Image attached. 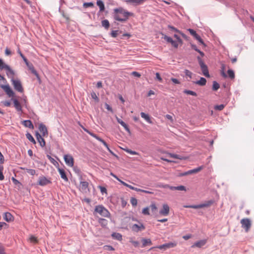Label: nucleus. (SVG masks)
Here are the masks:
<instances>
[{
    "mask_svg": "<svg viewBox=\"0 0 254 254\" xmlns=\"http://www.w3.org/2000/svg\"><path fill=\"white\" fill-rule=\"evenodd\" d=\"M163 38L164 39V40H165L168 43H171V42L172 41V38H171V37H170L167 35H164Z\"/></svg>",
    "mask_w": 254,
    "mask_h": 254,
    "instance_id": "e2e57ef3",
    "label": "nucleus"
},
{
    "mask_svg": "<svg viewBox=\"0 0 254 254\" xmlns=\"http://www.w3.org/2000/svg\"><path fill=\"white\" fill-rule=\"evenodd\" d=\"M112 237L114 239H116V240H117L119 241H121L122 240V235L120 233H113L112 234Z\"/></svg>",
    "mask_w": 254,
    "mask_h": 254,
    "instance_id": "2f4dec72",
    "label": "nucleus"
},
{
    "mask_svg": "<svg viewBox=\"0 0 254 254\" xmlns=\"http://www.w3.org/2000/svg\"><path fill=\"white\" fill-rule=\"evenodd\" d=\"M6 75L9 78L11 79V77H14V75L15 74L14 71L10 68L9 66H6Z\"/></svg>",
    "mask_w": 254,
    "mask_h": 254,
    "instance_id": "5701e85b",
    "label": "nucleus"
},
{
    "mask_svg": "<svg viewBox=\"0 0 254 254\" xmlns=\"http://www.w3.org/2000/svg\"><path fill=\"white\" fill-rule=\"evenodd\" d=\"M165 188H169L171 190H178L181 191H186V187L184 186H179L177 187L170 186L168 185H166L164 186Z\"/></svg>",
    "mask_w": 254,
    "mask_h": 254,
    "instance_id": "4468645a",
    "label": "nucleus"
},
{
    "mask_svg": "<svg viewBox=\"0 0 254 254\" xmlns=\"http://www.w3.org/2000/svg\"><path fill=\"white\" fill-rule=\"evenodd\" d=\"M155 75H156V78L157 80H158L160 82H162V78L160 76L159 73L156 72Z\"/></svg>",
    "mask_w": 254,
    "mask_h": 254,
    "instance_id": "338daca9",
    "label": "nucleus"
},
{
    "mask_svg": "<svg viewBox=\"0 0 254 254\" xmlns=\"http://www.w3.org/2000/svg\"><path fill=\"white\" fill-rule=\"evenodd\" d=\"M220 88V85L216 81L213 82L212 90L214 91L217 90Z\"/></svg>",
    "mask_w": 254,
    "mask_h": 254,
    "instance_id": "e433bc0d",
    "label": "nucleus"
},
{
    "mask_svg": "<svg viewBox=\"0 0 254 254\" xmlns=\"http://www.w3.org/2000/svg\"><path fill=\"white\" fill-rule=\"evenodd\" d=\"M82 180H80V188L83 191H86L88 187V183L86 181H82Z\"/></svg>",
    "mask_w": 254,
    "mask_h": 254,
    "instance_id": "a878e982",
    "label": "nucleus"
},
{
    "mask_svg": "<svg viewBox=\"0 0 254 254\" xmlns=\"http://www.w3.org/2000/svg\"><path fill=\"white\" fill-rule=\"evenodd\" d=\"M113 15L115 20L120 22H125L129 16H133V13L127 11L122 7H119L114 9Z\"/></svg>",
    "mask_w": 254,
    "mask_h": 254,
    "instance_id": "f257e3e1",
    "label": "nucleus"
},
{
    "mask_svg": "<svg viewBox=\"0 0 254 254\" xmlns=\"http://www.w3.org/2000/svg\"><path fill=\"white\" fill-rule=\"evenodd\" d=\"M6 66H9L8 65L5 64L2 61V60H1V59H0V70H2V69H6L7 67Z\"/></svg>",
    "mask_w": 254,
    "mask_h": 254,
    "instance_id": "c9c22d12",
    "label": "nucleus"
},
{
    "mask_svg": "<svg viewBox=\"0 0 254 254\" xmlns=\"http://www.w3.org/2000/svg\"><path fill=\"white\" fill-rule=\"evenodd\" d=\"M131 229L133 232H138L144 230L145 227L141 222H138V224L132 225L131 227Z\"/></svg>",
    "mask_w": 254,
    "mask_h": 254,
    "instance_id": "6e6552de",
    "label": "nucleus"
},
{
    "mask_svg": "<svg viewBox=\"0 0 254 254\" xmlns=\"http://www.w3.org/2000/svg\"><path fill=\"white\" fill-rule=\"evenodd\" d=\"M168 154L172 158L179 159L180 160L183 159V157H181L180 156H179L178 155L172 154V153H169Z\"/></svg>",
    "mask_w": 254,
    "mask_h": 254,
    "instance_id": "3c124183",
    "label": "nucleus"
},
{
    "mask_svg": "<svg viewBox=\"0 0 254 254\" xmlns=\"http://www.w3.org/2000/svg\"><path fill=\"white\" fill-rule=\"evenodd\" d=\"M242 227L244 229L245 232H248L252 226V223L250 219L244 218L241 220Z\"/></svg>",
    "mask_w": 254,
    "mask_h": 254,
    "instance_id": "423d86ee",
    "label": "nucleus"
},
{
    "mask_svg": "<svg viewBox=\"0 0 254 254\" xmlns=\"http://www.w3.org/2000/svg\"><path fill=\"white\" fill-rule=\"evenodd\" d=\"M64 161L67 166L69 167H72L73 166L74 161L72 156L70 155H64Z\"/></svg>",
    "mask_w": 254,
    "mask_h": 254,
    "instance_id": "9d476101",
    "label": "nucleus"
},
{
    "mask_svg": "<svg viewBox=\"0 0 254 254\" xmlns=\"http://www.w3.org/2000/svg\"><path fill=\"white\" fill-rule=\"evenodd\" d=\"M23 125L27 127H29V128L33 129L34 128V126L33 125L32 122L30 120H25L23 121Z\"/></svg>",
    "mask_w": 254,
    "mask_h": 254,
    "instance_id": "cd10ccee",
    "label": "nucleus"
},
{
    "mask_svg": "<svg viewBox=\"0 0 254 254\" xmlns=\"http://www.w3.org/2000/svg\"><path fill=\"white\" fill-rule=\"evenodd\" d=\"M145 1V0H125L126 3L135 6L142 4Z\"/></svg>",
    "mask_w": 254,
    "mask_h": 254,
    "instance_id": "ddd939ff",
    "label": "nucleus"
},
{
    "mask_svg": "<svg viewBox=\"0 0 254 254\" xmlns=\"http://www.w3.org/2000/svg\"><path fill=\"white\" fill-rule=\"evenodd\" d=\"M97 5L99 7L100 12H102L105 10V5L102 0H98L96 2Z\"/></svg>",
    "mask_w": 254,
    "mask_h": 254,
    "instance_id": "c85d7f7f",
    "label": "nucleus"
},
{
    "mask_svg": "<svg viewBox=\"0 0 254 254\" xmlns=\"http://www.w3.org/2000/svg\"><path fill=\"white\" fill-rule=\"evenodd\" d=\"M91 96L92 98L96 102L98 103L99 102V99L94 91H92L91 93Z\"/></svg>",
    "mask_w": 254,
    "mask_h": 254,
    "instance_id": "4c0bfd02",
    "label": "nucleus"
},
{
    "mask_svg": "<svg viewBox=\"0 0 254 254\" xmlns=\"http://www.w3.org/2000/svg\"><path fill=\"white\" fill-rule=\"evenodd\" d=\"M141 117L143 118L147 122H148L149 124H152V122L151 120L150 117L148 114H146L144 112H141L140 113Z\"/></svg>",
    "mask_w": 254,
    "mask_h": 254,
    "instance_id": "393cba45",
    "label": "nucleus"
},
{
    "mask_svg": "<svg viewBox=\"0 0 254 254\" xmlns=\"http://www.w3.org/2000/svg\"><path fill=\"white\" fill-rule=\"evenodd\" d=\"M47 157L49 159L50 162L54 164V165H56L57 164H58V162L53 158H52L50 155H47Z\"/></svg>",
    "mask_w": 254,
    "mask_h": 254,
    "instance_id": "09e8293b",
    "label": "nucleus"
},
{
    "mask_svg": "<svg viewBox=\"0 0 254 254\" xmlns=\"http://www.w3.org/2000/svg\"><path fill=\"white\" fill-rule=\"evenodd\" d=\"M26 170L27 173H28L29 174L32 175V176L34 175L36 173V171L34 169H26Z\"/></svg>",
    "mask_w": 254,
    "mask_h": 254,
    "instance_id": "6e6d98bb",
    "label": "nucleus"
},
{
    "mask_svg": "<svg viewBox=\"0 0 254 254\" xmlns=\"http://www.w3.org/2000/svg\"><path fill=\"white\" fill-rule=\"evenodd\" d=\"M225 68V64H221V75H222L223 77L226 78V77H227V76L224 71Z\"/></svg>",
    "mask_w": 254,
    "mask_h": 254,
    "instance_id": "37998d69",
    "label": "nucleus"
},
{
    "mask_svg": "<svg viewBox=\"0 0 254 254\" xmlns=\"http://www.w3.org/2000/svg\"><path fill=\"white\" fill-rule=\"evenodd\" d=\"M127 188H129L131 190H135L136 191H140V189H138L137 188H135V187H133V186H131L130 185H129L128 186Z\"/></svg>",
    "mask_w": 254,
    "mask_h": 254,
    "instance_id": "0e129e2a",
    "label": "nucleus"
},
{
    "mask_svg": "<svg viewBox=\"0 0 254 254\" xmlns=\"http://www.w3.org/2000/svg\"><path fill=\"white\" fill-rule=\"evenodd\" d=\"M200 67L201 68L202 74L206 77H209L210 75L209 73L208 69L207 66L205 64H203L200 65Z\"/></svg>",
    "mask_w": 254,
    "mask_h": 254,
    "instance_id": "2eb2a0df",
    "label": "nucleus"
},
{
    "mask_svg": "<svg viewBox=\"0 0 254 254\" xmlns=\"http://www.w3.org/2000/svg\"><path fill=\"white\" fill-rule=\"evenodd\" d=\"M184 73H185V75L189 77L190 78H192V73L188 69H185Z\"/></svg>",
    "mask_w": 254,
    "mask_h": 254,
    "instance_id": "8fccbe9b",
    "label": "nucleus"
},
{
    "mask_svg": "<svg viewBox=\"0 0 254 254\" xmlns=\"http://www.w3.org/2000/svg\"><path fill=\"white\" fill-rule=\"evenodd\" d=\"M116 120L118 123L122 126L127 131L130 133V131L128 126L124 122L117 117H116Z\"/></svg>",
    "mask_w": 254,
    "mask_h": 254,
    "instance_id": "aec40b11",
    "label": "nucleus"
},
{
    "mask_svg": "<svg viewBox=\"0 0 254 254\" xmlns=\"http://www.w3.org/2000/svg\"><path fill=\"white\" fill-rule=\"evenodd\" d=\"M177 245V243L175 241L174 242H171L168 243H165L164 244H163L162 245L158 246L157 247H152L149 249V250H153L155 248H158L160 250H163L164 251L175 247Z\"/></svg>",
    "mask_w": 254,
    "mask_h": 254,
    "instance_id": "20e7f679",
    "label": "nucleus"
},
{
    "mask_svg": "<svg viewBox=\"0 0 254 254\" xmlns=\"http://www.w3.org/2000/svg\"><path fill=\"white\" fill-rule=\"evenodd\" d=\"M142 213L144 215H149L150 214L149 213V208L148 207H145L143 209Z\"/></svg>",
    "mask_w": 254,
    "mask_h": 254,
    "instance_id": "de8ad7c7",
    "label": "nucleus"
},
{
    "mask_svg": "<svg viewBox=\"0 0 254 254\" xmlns=\"http://www.w3.org/2000/svg\"><path fill=\"white\" fill-rule=\"evenodd\" d=\"M170 207L167 204L164 203L162 205V209L160 210L159 213L163 216H167L169 213Z\"/></svg>",
    "mask_w": 254,
    "mask_h": 254,
    "instance_id": "f8f14e48",
    "label": "nucleus"
},
{
    "mask_svg": "<svg viewBox=\"0 0 254 254\" xmlns=\"http://www.w3.org/2000/svg\"><path fill=\"white\" fill-rule=\"evenodd\" d=\"M98 222L103 227H106L108 224V221L104 218H99Z\"/></svg>",
    "mask_w": 254,
    "mask_h": 254,
    "instance_id": "72a5a7b5",
    "label": "nucleus"
},
{
    "mask_svg": "<svg viewBox=\"0 0 254 254\" xmlns=\"http://www.w3.org/2000/svg\"><path fill=\"white\" fill-rule=\"evenodd\" d=\"M12 181L14 185H18L19 188H20L21 187V184L17 180L15 179L14 177L12 178Z\"/></svg>",
    "mask_w": 254,
    "mask_h": 254,
    "instance_id": "864d4df0",
    "label": "nucleus"
},
{
    "mask_svg": "<svg viewBox=\"0 0 254 254\" xmlns=\"http://www.w3.org/2000/svg\"><path fill=\"white\" fill-rule=\"evenodd\" d=\"M94 211L99 213L103 217L107 218H109L110 217V213L103 205H98L96 206Z\"/></svg>",
    "mask_w": 254,
    "mask_h": 254,
    "instance_id": "f03ea898",
    "label": "nucleus"
},
{
    "mask_svg": "<svg viewBox=\"0 0 254 254\" xmlns=\"http://www.w3.org/2000/svg\"><path fill=\"white\" fill-rule=\"evenodd\" d=\"M14 104V106L17 111H22V107L19 101L16 99L11 98V99Z\"/></svg>",
    "mask_w": 254,
    "mask_h": 254,
    "instance_id": "412c9836",
    "label": "nucleus"
},
{
    "mask_svg": "<svg viewBox=\"0 0 254 254\" xmlns=\"http://www.w3.org/2000/svg\"><path fill=\"white\" fill-rule=\"evenodd\" d=\"M39 129L40 132L42 133V135L45 136V135H48V130L47 128L45 125L43 124L42 123L40 124L39 126Z\"/></svg>",
    "mask_w": 254,
    "mask_h": 254,
    "instance_id": "6ab92c4d",
    "label": "nucleus"
},
{
    "mask_svg": "<svg viewBox=\"0 0 254 254\" xmlns=\"http://www.w3.org/2000/svg\"><path fill=\"white\" fill-rule=\"evenodd\" d=\"M30 241L31 242L33 243H37L38 242V240L37 239V238L33 236H31L30 238H29Z\"/></svg>",
    "mask_w": 254,
    "mask_h": 254,
    "instance_id": "bf43d9fd",
    "label": "nucleus"
},
{
    "mask_svg": "<svg viewBox=\"0 0 254 254\" xmlns=\"http://www.w3.org/2000/svg\"><path fill=\"white\" fill-rule=\"evenodd\" d=\"M224 107L225 106L223 104L216 105L214 106V109L216 110L221 111L224 109Z\"/></svg>",
    "mask_w": 254,
    "mask_h": 254,
    "instance_id": "c03bdc74",
    "label": "nucleus"
},
{
    "mask_svg": "<svg viewBox=\"0 0 254 254\" xmlns=\"http://www.w3.org/2000/svg\"><path fill=\"white\" fill-rule=\"evenodd\" d=\"M184 92L188 95H191L194 96H197L196 93L191 90H185Z\"/></svg>",
    "mask_w": 254,
    "mask_h": 254,
    "instance_id": "58836bf2",
    "label": "nucleus"
},
{
    "mask_svg": "<svg viewBox=\"0 0 254 254\" xmlns=\"http://www.w3.org/2000/svg\"><path fill=\"white\" fill-rule=\"evenodd\" d=\"M214 202L213 199H211L208 201H205L203 203H201L198 205H185L184 206L185 208H191L194 209H198L204 207H208L213 204Z\"/></svg>",
    "mask_w": 254,
    "mask_h": 254,
    "instance_id": "7ed1b4c3",
    "label": "nucleus"
},
{
    "mask_svg": "<svg viewBox=\"0 0 254 254\" xmlns=\"http://www.w3.org/2000/svg\"><path fill=\"white\" fill-rule=\"evenodd\" d=\"M26 136L29 141H30L34 144H36V141L35 140L34 138L30 133H27L26 134Z\"/></svg>",
    "mask_w": 254,
    "mask_h": 254,
    "instance_id": "f704fd0d",
    "label": "nucleus"
},
{
    "mask_svg": "<svg viewBox=\"0 0 254 254\" xmlns=\"http://www.w3.org/2000/svg\"><path fill=\"white\" fill-rule=\"evenodd\" d=\"M74 171L80 176V180H82V176L81 175V171L79 169L77 168H74Z\"/></svg>",
    "mask_w": 254,
    "mask_h": 254,
    "instance_id": "4d7b16f0",
    "label": "nucleus"
},
{
    "mask_svg": "<svg viewBox=\"0 0 254 254\" xmlns=\"http://www.w3.org/2000/svg\"><path fill=\"white\" fill-rule=\"evenodd\" d=\"M149 208L151 209V211L153 213H155L157 209L155 204L154 203H151V204L150 205Z\"/></svg>",
    "mask_w": 254,
    "mask_h": 254,
    "instance_id": "a19ab883",
    "label": "nucleus"
},
{
    "mask_svg": "<svg viewBox=\"0 0 254 254\" xmlns=\"http://www.w3.org/2000/svg\"><path fill=\"white\" fill-rule=\"evenodd\" d=\"M127 204V201L124 198H121V205L122 207H125Z\"/></svg>",
    "mask_w": 254,
    "mask_h": 254,
    "instance_id": "680f3d73",
    "label": "nucleus"
},
{
    "mask_svg": "<svg viewBox=\"0 0 254 254\" xmlns=\"http://www.w3.org/2000/svg\"><path fill=\"white\" fill-rule=\"evenodd\" d=\"M190 34L193 36V37L198 41V42L203 45L204 47L206 46L205 44L204 43L202 39L201 38V37L196 33V32L192 29H189L188 30Z\"/></svg>",
    "mask_w": 254,
    "mask_h": 254,
    "instance_id": "1a4fd4ad",
    "label": "nucleus"
},
{
    "mask_svg": "<svg viewBox=\"0 0 254 254\" xmlns=\"http://www.w3.org/2000/svg\"><path fill=\"white\" fill-rule=\"evenodd\" d=\"M124 150L127 153L130 154H131V155H138V153L135 151H132L129 149H128V148H126V149H124Z\"/></svg>",
    "mask_w": 254,
    "mask_h": 254,
    "instance_id": "79ce46f5",
    "label": "nucleus"
},
{
    "mask_svg": "<svg viewBox=\"0 0 254 254\" xmlns=\"http://www.w3.org/2000/svg\"><path fill=\"white\" fill-rule=\"evenodd\" d=\"M26 65H27V66L28 67L29 69L31 71V72L34 75H35L37 78H39V74H38V72H37V71L35 69L33 65L32 64L30 63L29 62Z\"/></svg>",
    "mask_w": 254,
    "mask_h": 254,
    "instance_id": "a211bd4d",
    "label": "nucleus"
},
{
    "mask_svg": "<svg viewBox=\"0 0 254 254\" xmlns=\"http://www.w3.org/2000/svg\"><path fill=\"white\" fill-rule=\"evenodd\" d=\"M84 7L87 8L88 7H93L94 3L92 2H84L83 4Z\"/></svg>",
    "mask_w": 254,
    "mask_h": 254,
    "instance_id": "603ef678",
    "label": "nucleus"
},
{
    "mask_svg": "<svg viewBox=\"0 0 254 254\" xmlns=\"http://www.w3.org/2000/svg\"><path fill=\"white\" fill-rule=\"evenodd\" d=\"M178 41H174V40H173L172 39V41L171 42V43H170L172 44V45L174 47H175V48H178Z\"/></svg>",
    "mask_w": 254,
    "mask_h": 254,
    "instance_id": "052dcab7",
    "label": "nucleus"
},
{
    "mask_svg": "<svg viewBox=\"0 0 254 254\" xmlns=\"http://www.w3.org/2000/svg\"><path fill=\"white\" fill-rule=\"evenodd\" d=\"M58 171L61 175V178L65 181L67 182L68 178L66 177V175L64 170L61 168H58Z\"/></svg>",
    "mask_w": 254,
    "mask_h": 254,
    "instance_id": "b1692460",
    "label": "nucleus"
},
{
    "mask_svg": "<svg viewBox=\"0 0 254 254\" xmlns=\"http://www.w3.org/2000/svg\"><path fill=\"white\" fill-rule=\"evenodd\" d=\"M206 243V240H201L199 241H197L195 243H194L191 247L193 248L195 247H197L198 248H201L203 246H204Z\"/></svg>",
    "mask_w": 254,
    "mask_h": 254,
    "instance_id": "dca6fc26",
    "label": "nucleus"
},
{
    "mask_svg": "<svg viewBox=\"0 0 254 254\" xmlns=\"http://www.w3.org/2000/svg\"><path fill=\"white\" fill-rule=\"evenodd\" d=\"M51 183V181L47 179L44 176H40L39 178L38 184L41 186H44Z\"/></svg>",
    "mask_w": 254,
    "mask_h": 254,
    "instance_id": "9b49d317",
    "label": "nucleus"
},
{
    "mask_svg": "<svg viewBox=\"0 0 254 254\" xmlns=\"http://www.w3.org/2000/svg\"><path fill=\"white\" fill-rule=\"evenodd\" d=\"M130 203L133 206H135L137 204V200L134 197H131L130 199Z\"/></svg>",
    "mask_w": 254,
    "mask_h": 254,
    "instance_id": "49530a36",
    "label": "nucleus"
},
{
    "mask_svg": "<svg viewBox=\"0 0 254 254\" xmlns=\"http://www.w3.org/2000/svg\"><path fill=\"white\" fill-rule=\"evenodd\" d=\"M193 83L200 86H204L206 83V80L204 77H200L199 80L194 81Z\"/></svg>",
    "mask_w": 254,
    "mask_h": 254,
    "instance_id": "bb28decb",
    "label": "nucleus"
},
{
    "mask_svg": "<svg viewBox=\"0 0 254 254\" xmlns=\"http://www.w3.org/2000/svg\"><path fill=\"white\" fill-rule=\"evenodd\" d=\"M2 103L4 106L6 107H9L11 105L10 102L8 101H4L2 102Z\"/></svg>",
    "mask_w": 254,
    "mask_h": 254,
    "instance_id": "69168bd1",
    "label": "nucleus"
},
{
    "mask_svg": "<svg viewBox=\"0 0 254 254\" xmlns=\"http://www.w3.org/2000/svg\"><path fill=\"white\" fill-rule=\"evenodd\" d=\"M142 247H145L147 245H152V242L150 239H144L143 238L142 239Z\"/></svg>",
    "mask_w": 254,
    "mask_h": 254,
    "instance_id": "7c9ffc66",
    "label": "nucleus"
},
{
    "mask_svg": "<svg viewBox=\"0 0 254 254\" xmlns=\"http://www.w3.org/2000/svg\"><path fill=\"white\" fill-rule=\"evenodd\" d=\"M98 188L100 189L101 192L102 194L107 193V189H106V188L102 187V186H99Z\"/></svg>",
    "mask_w": 254,
    "mask_h": 254,
    "instance_id": "13d9d810",
    "label": "nucleus"
},
{
    "mask_svg": "<svg viewBox=\"0 0 254 254\" xmlns=\"http://www.w3.org/2000/svg\"><path fill=\"white\" fill-rule=\"evenodd\" d=\"M203 168V167L202 166H201L196 168L189 170L188 171L189 175L197 173L198 172L200 171Z\"/></svg>",
    "mask_w": 254,
    "mask_h": 254,
    "instance_id": "c756f323",
    "label": "nucleus"
},
{
    "mask_svg": "<svg viewBox=\"0 0 254 254\" xmlns=\"http://www.w3.org/2000/svg\"><path fill=\"white\" fill-rule=\"evenodd\" d=\"M131 74L135 77H140L141 75L140 74L137 72V71H133L132 73H131Z\"/></svg>",
    "mask_w": 254,
    "mask_h": 254,
    "instance_id": "774afa93",
    "label": "nucleus"
},
{
    "mask_svg": "<svg viewBox=\"0 0 254 254\" xmlns=\"http://www.w3.org/2000/svg\"><path fill=\"white\" fill-rule=\"evenodd\" d=\"M0 87L1 88L7 96L9 97H13L15 95V93L11 89L9 85L8 84L6 85H2L0 84Z\"/></svg>",
    "mask_w": 254,
    "mask_h": 254,
    "instance_id": "0eeeda50",
    "label": "nucleus"
},
{
    "mask_svg": "<svg viewBox=\"0 0 254 254\" xmlns=\"http://www.w3.org/2000/svg\"><path fill=\"white\" fill-rule=\"evenodd\" d=\"M11 82L15 90L20 93L23 92V88L20 80L15 79L13 77H11Z\"/></svg>",
    "mask_w": 254,
    "mask_h": 254,
    "instance_id": "39448f33",
    "label": "nucleus"
},
{
    "mask_svg": "<svg viewBox=\"0 0 254 254\" xmlns=\"http://www.w3.org/2000/svg\"><path fill=\"white\" fill-rule=\"evenodd\" d=\"M168 28H169V29H170V30H173V31H175V32H178V33H179L181 34L183 36H184V34H182V33H181V31H179L178 29H177V28H175V27H174V26H171V25H169L168 26Z\"/></svg>",
    "mask_w": 254,
    "mask_h": 254,
    "instance_id": "a18cd8bd",
    "label": "nucleus"
},
{
    "mask_svg": "<svg viewBox=\"0 0 254 254\" xmlns=\"http://www.w3.org/2000/svg\"><path fill=\"white\" fill-rule=\"evenodd\" d=\"M119 32V31L118 30H113L111 32L110 35L112 37L116 38L118 35Z\"/></svg>",
    "mask_w": 254,
    "mask_h": 254,
    "instance_id": "5fc2aeb1",
    "label": "nucleus"
},
{
    "mask_svg": "<svg viewBox=\"0 0 254 254\" xmlns=\"http://www.w3.org/2000/svg\"><path fill=\"white\" fill-rule=\"evenodd\" d=\"M228 74L229 75V77L231 79H234L235 78V73L233 70L232 69H228L227 71Z\"/></svg>",
    "mask_w": 254,
    "mask_h": 254,
    "instance_id": "ea45409f",
    "label": "nucleus"
},
{
    "mask_svg": "<svg viewBox=\"0 0 254 254\" xmlns=\"http://www.w3.org/2000/svg\"><path fill=\"white\" fill-rule=\"evenodd\" d=\"M102 26L108 30L110 27V23L107 19H104L101 21Z\"/></svg>",
    "mask_w": 254,
    "mask_h": 254,
    "instance_id": "473e14b6",
    "label": "nucleus"
},
{
    "mask_svg": "<svg viewBox=\"0 0 254 254\" xmlns=\"http://www.w3.org/2000/svg\"><path fill=\"white\" fill-rule=\"evenodd\" d=\"M3 219L7 222H11L13 220V217L9 212L4 213Z\"/></svg>",
    "mask_w": 254,
    "mask_h": 254,
    "instance_id": "4be33fe9",
    "label": "nucleus"
},
{
    "mask_svg": "<svg viewBox=\"0 0 254 254\" xmlns=\"http://www.w3.org/2000/svg\"><path fill=\"white\" fill-rule=\"evenodd\" d=\"M36 136L40 146L42 147H44L45 146L46 142L42 135L37 132L36 133Z\"/></svg>",
    "mask_w": 254,
    "mask_h": 254,
    "instance_id": "f3484780",
    "label": "nucleus"
}]
</instances>
